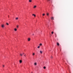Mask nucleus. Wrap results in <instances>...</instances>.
<instances>
[{
  "instance_id": "nucleus-8",
  "label": "nucleus",
  "mask_w": 73,
  "mask_h": 73,
  "mask_svg": "<svg viewBox=\"0 0 73 73\" xmlns=\"http://www.w3.org/2000/svg\"><path fill=\"white\" fill-rule=\"evenodd\" d=\"M36 7H37V6H35L33 8H36Z\"/></svg>"
},
{
  "instance_id": "nucleus-17",
  "label": "nucleus",
  "mask_w": 73,
  "mask_h": 73,
  "mask_svg": "<svg viewBox=\"0 0 73 73\" xmlns=\"http://www.w3.org/2000/svg\"><path fill=\"white\" fill-rule=\"evenodd\" d=\"M24 56H25H25H26V54H24Z\"/></svg>"
},
{
  "instance_id": "nucleus-14",
  "label": "nucleus",
  "mask_w": 73,
  "mask_h": 73,
  "mask_svg": "<svg viewBox=\"0 0 73 73\" xmlns=\"http://www.w3.org/2000/svg\"><path fill=\"white\" fill-rule=\"evenodd\" d=\"M16 20H18L19 19V18L18 17H17L15 18Z\"/></svg>"
},
{
  "instance_id": "nucleus-11",
  "label": "nucleus",
  "mask_w": 73,
  "mask_h": 73,
  "mask_svg": "<svg viewBox=\"0 0 73 73\" xmlns=\"http://www.w3.org/2000/svg\"><path fill=\"white\" fill-rule=\"evenodd\" d=\"M2 66H3V68H4V67H5V65L4 64L2 65Z\"/></svg>"
},
{
  "instance_id": "nucleus-27",
  "label": "nucleus",
  "mask_w": 73,
  "mask_h": 73,
  "mask_svg": "<svg viewBox=\"0 0 73 73\" xmlns=\"http://www.w3.org/2000/svg\"><path fill=\"white\" fill-rule=\"evenodd\" d=\"M33 35V36L34 35V34H33V35Z\"/></svg>"
},
{
  "instance_id": "nucleus-7",
  "label": "nucleus",
  "mask_w": 73,
  "mask_h": 73,
  "mask_svg": "<svg viewBox=\"0 0 73 73\" xmlns=\"http://www.w3.org/2000/svg\"><path fill=\"white\" fill-rule=\"evenodd\" d=\"M40 53L41 54H42V51H40Z\"/></svg>"
},
{
  "instance_id": "nucleus-26",
  "label": "nucleus",
  "mask_w": 73,
  "mask_h": 73,
  "mask_svg": "<svg viewBox=\"0 0 73 73\" xmlns=\"http://www.w3.org/2000/svg\"><path fill=\"white\" fill-rule=\"evenodd\" d=\"M51 58H53V56H51Z\"/></svg>"
},
{
  "instance_id": "nucleus-13",
  "label": "nucleus",
  "mask_w": 73,
  "mask_h": 73,
  "mask_svg": "<svg viewBox=\"0 0 73 73\" xmlns=\"http://www.w3.org/2000/svg\"><path fill=\"white\" fill-rule=\"evenodd\" d=\"M34 65H35L36 66V65H37V63H36V62L34 64Z\"/></svg>"
},
{
  "instance_id": "nucleus-10",
  "label": "nucleus",
  "mask_w": 73,
  "mask_h": 73,
  "mask_svg": "<svg viewBox=\"0 0 73 73\" xmlns=\"http://www.w3.org/2000/svg\"><path fill=\"white\" fill-rule=\"evenodd\" d=\"M29 2L30 3H31V2H32V0H29Z\"/></svg>"
},
{
  "instance_id": "nucleus-19",
  "label": "nucleus",
  "mask_w": 73,
  "mask_h": 73,
  "mask_svg": "<svg viewBox=\"0 0 73 73\" xmlns=\"http://www.w3.org/2000/svg\"><path fill=\"white\" fill-rule=\"evenodd\" d=\"M40 46H41V45H42V44L41 43L40 44Z\"/></svg>"
},
{
  "instance_id": "nucleus-23",
  "label": "nucleus",
  "mask_w": 73,
  "mask_h": 73,
  "mask_svg": "<svg viewBox=\"0 0 73 73\" xmlns=\"http://www.w3.org/2000/svg\"><path fill=\"white\" fill-rule=\"evenodd\" d=\"M7 25H9V24L8 23H7Z\"/></svg>"
},
{
  "instance_id": "nucleus-24",
  "label": "nucleus",
  "mask_w": 73,
  "mask_h": 73,
  "mask_svg": "<svg viewBox=\"0 0 73 73\" xmlns=\"http://www.w3.org/2000/svg\"><path fill=\"white\" fill-rule=\"evenodd\" d=\"M53 32H51V33H52V34H53Z\"/></svg>"
},
{
  "instance_id": "nucleus-16",
  "label": "nucleus",
  "mask_w": 73,
  "mask_h": 73,
  "mask_svg": "<svg viewBox=\"0 0 73 73\" xmlns=\"http://www.w3.org/2000/svg\"><path fill=\"white\" fill-rule=\"evenodd\" d=\"M17 29L19 28V25H18L17 26Z\"/></svg>"
},
{
  "instance_id": "nucleus-4",
  "label": "nucleus",
  "mask_w": 73,
  "mask_h": 73,
  "mask_svg": "<svg viewBox=\"0 0 73 73\" xmlns=\"http://www.w3.org/2000/svg\"><path fill=\"white\" fill-rule=\"evenodd\" d=\"M57 45L58 46H59L60 45V44H59V43H58V42H57Z\"/></svg>"
},
{
  "instance_id": "nucleus-21",
  "label": "nucleus",
  "mask_w": 73,
  "mask_h": 73,
  "mask_svg": "<svg viewBox=\"0 0 73 73\" xmlns=\"http://www.w3.org/2000/svg\"><path fill=\"white\" fill-rule=\"evenodd\" d=\"M35 54V53H33V56H34Z\"/></svg>"
},
{
  "instance_id": "nucleus-18",
  "label": "nucleus",
  "mask_w": 73,
  "mask_h": 73,
  "mask_svg": "<svg viewBox=\"0 0 73 73\" xmlns=\"http://www.w3.org/2000/svg\"><path fill=\"white\" fill-rule=\"evenodd\" d=\"M46 15L47 16H49V14L48 13H47Z\"/></svg>"
},
{
  "instance_id": "nucleus-1",
  "label": "nucleus",
  "mask_w": 73,
  "mask_h": 73,
  "mask_svg": "<svg viewBox=\"0 0 73 73\" xmlns=\"http://www.w3.org/2000/svg\"><path fill=\"white\" fill-rule=\"evenodd\" d=\"M23 54H24V53H23V54L21 53L20 55L21 57H22L23 56Z\"/></svg>"
},
{
  "instance_id": "nucleus-22",
  "label": "nucleus",
  "mask_w": 73,
  "mask_h": 73,
  "mask_svg": "<svg viewBox=\"0 0 73 73\" xmlns=\"http://www.w3.org/2000/svg\"><path fill=\"white\" fill-rule=\"evenodd\" d=\"M43 68L45 69L46 68V67H45V66H44V67Z\"/></svg>"
},
{
  "instance_id": "nucleus-5",
  "label": "nucleus",
  "mask_w": 73,
  "mask_h": 73,
  "mask_svg": "<svg viewBox=\"0 0 73 73\" xmlns=\"http://www.w3.org/2000/svg\"><path fill=\"white\" fill-rule=\"evenodd\" d=\"M22 62H23V61H22V60H19V62H20V63H22Z\"/></svg>"
},
{
  "instance_id": "nucleus-3",
  "label": "nucleus",
  "mask_w": 73,
  "mask_h": 73,
  "mask_svg": "<svg viewBox=\"0 0 73 73\" xmlns=\"http://www.w3.org/2000/svg\"><path fill=\"white\" fill-rule=\"evenodd\" d=\"M28 40L29 41H30L31 40V38H28Z\"/></svg>"
},
{
  "instance_id": "nucleus-15",
  "label": "nucleus",
  "mask_w": 73,
  "mask_h": 73,
  "mask_svg": "<svg viewBox=\"0 0 73 73\" xmlns=\"http://www.w3.org/2000/svg\"><path fill=\"white\" fill-rule=\"evenodd\" d=\"M42 16H45V13H43L42 14Z\"/></svg>"
},
{
  "instance_id": "nucleus-29",
  "label": "nucleus",
  "mask_w": 73,
  "mask_h": 73,
  "mask_svg": "<svg viewBox=\"0 0 73 73\" xmlns=\"http://www.w3.org/2000/svg\"><path fill=\"white\" fill-rule=\"evenodd\" d=\"M31 73H33V72H31Z\"/></svg>"
},
{
  "instance_id": "nucleus-20",
  "label": "nucleus",
  "mask_w": 73,
  "mask_h": 73,
  "mask_svg": "<svg viewBox=\"0 0 73 73\" xmlns=\"http://www.w3.org/2000/svg\"><path fill=\"white\" fill-rule=\"evenodd\" d=\"M40 46H38V48H40Z\"/></svg>"
},
{
  "instance_id": "nucleus-25",
  "label": "nucleus",
  "mask_w": 73,
  "mask_h": 73,
  "mask_svg": "<svg viewBox=\"0 0 73 73\" xmlns=\"http://www.w3.org/2000/svg\"><path fill=\"white\" fill-rule=\"evenodd\" d=\"M8 17L9 18V15H8Z\"/></svg>"
},
{
  "instance_id": "nucleus-28",
  "label": "nucleus",
  "mask_w": 73,
  "mask_h": 73,
  "mask_svg": "<svg viewBox=\"0 0 73 73\" xmlns=\"http://www.w3.org/2000/svg\"><path fill=\"white\" fill-rule=\"evenodd\" d=\"M50 0H48V1H50Z\"/></svg>"
},
{
  "instance_id": "nucleus-6",
  "label": "nucleus",
  "mask_w": 73,
  "mask_h": 73,
  "mask_svg": "<svg viewBox=\"0 0 73 73\" xmlns=\"http://www.w3.org/2000/svg\"><path fill=\"white\" fill-rule=\"evenodd\" d=\"M14 31H15V32L17 31V29L15 28L14 29Z\"/></svg>"
},
{
  "instance_id": "nucleus-2",
  "label": "nucleus",
  "mask_w": 73,
  "mask_h": 73,
  "mask_svg": "<svg viewBox=\"0 0 73 73\" xmlns=\"http://www.w3.org/2000/svg\"><path fill=\"white\" fill-rule=\"evenodd\" d=\"M1 27L3 28L4 27H5V26H4V25H2Z\"/></svg>"
},
{
  "instance_id": "nucleus-12",
  "label": "nucleus",
  "mask_w": 73,
  "mask_h": 73,
  "mask_svg": "<svg viewBox=\"0 0 73 73\" xmlns=\"http://www.w3.org/2000/svg\"><path fill=\"white\" fill-rule=\"evenodd\" d=\"M51 19L52 20H54V18L53 17H52L51 18Z\"/></svg>"
},
{
  "instance_id": "nucleus-9",
  "label": "nucleus",
  "mask_w": 73,
  "mask_h": 73,
  "mask_svg": "<svg viewBox=\"0 0 73 73\" xmlns=\"http://www.w3.org/2000/svg\"><path fill=\"white\" fill-rule=\"evenodd\" d=\"M33 16H34V17H36V15H35V14H33Z\"/></svg>"
}]
</instances>
